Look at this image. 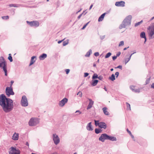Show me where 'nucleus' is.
Wrapping results in <instances>:
<instances>
[{"instance_id":"obj_16","label":"nucleus","mask_w":154,"mask_h":154,"mask_svg":"<svg viewBox=\"0 0 154 154\" xmlns=\"http://www.w3.org/2000/svg\"><path fill=\"white\" fill-rule=\"evenodd\" d=\"M130 89L133 91L135 92H139L140 91L139 89H135V86L133 85L131 86H130Z\"/></svg>"},{"instance_id":"obj_36","label":"nucleus","mask_w":154,"mask_h":154,"mask_svg":"<svg viewBox=\"0 0 154 154\" xmlns=\"http://www.w3.org/2000/svg\"><path fill=\"white\" fill-rule=\"evenodd\" d=\"M143 21L141 20L140 22H138L135 24V27L137 26H138L141 23H142Z\"/></svg>"},{"instance_id":"obj_43","label":"nucleus","mask_w":154,"mask_h":154,"mask_svg":"<svg viewBox=\"0 0 154 154\" xmlns=\"http://www.w3.org/2000/svg\"><path fill=\"white\" fill-rule=\"evenodd\" d=\"M99 54L98 52H95L94 54V55L96 56H98L99 55Z\"/></svg>"},{"instance_id":"obj_11","label":"nucleus","mask_w":154,"mask_h":154,"mask_svg":"<svg viewBox=\"0 0 154 154\" xmlns=\"http://www.w3.org/2000/svg\"><path fill=\"white\" fill-rule=\"evenodd\" d=\"M108 137H109V135L106 134H103L100 137L99 140L102 142H103L105 140L108 139Z\"/></svg>"},{"instance_id":"obj_24","label":"nucleus","mask_w":154,"mask_h":154,"mask_svg":"<svg viewBox=\"0 0 154 154\" xmlns=\"http://www.w3.org/2000/svg\"><path fill=\"white\" fill-rule=\"evenodd\" d=\"M98 82V80H92V82L91 85L93 86H96Z\"/></svg>"},{"instance_id":"obj_58","label":"nucleus","mask_w":154,"mask_h":154,"mask_svg":"<svg viewBox=\"0 0 154 154\" xmlns=\"http://www.w3.org/2000/svg\"><path fill=\"white\" fill-rule=\"evenodd\" d=\"M96 64H95V63H94V64H93V66L94 67H95L96 66Z\"/></svg>"},{"instance_id":"obj_1","label":"nucleus","mask_w":154,"mask_h":154,"mask_svg":"<svg viewBox=\"0 0 154 154\" xmlns=\"http://www.w3.org/2000/svg\"><path fill=\"white\" fill-rule=\"evenodd\" d=\"M0 105L3 110L7 112L11 111L13 108L12 100L9 98H6L3 94L0 96Z\"/></svg>"},{"instance_id":"obj_63","label":"nucleus","mask_w":154,"mask_h":154,"mask_svg":"<svg viewBox=\"0 0 154 154\" xmlns=\"http://www.w3.org/2000/svg\"><path fill=\"white\" fill-rule=\"evenodd\" d=\"M13 83V81H11V84H12Z\"/></svg>"},{"instance_id":"obj_38","label":"nucleus","mask_w":154,"mask_h":154,"mask_svg":"<svg viewBox=\"0 0 154 154\" xmlns=\"http://www.w3.org/2000/svg\"><path fill=\"white\" fill-rule=\"evenodd\" d=\"M82 93L81 91L79 92L77 94V95H79L80 97H81L82 96Z\"/></svg>"},{"instance_id":"obj_35","label":"nucleus","mask_w":154,"mask_h":154,"mask_svg":"<svg viewBox=\"0 0 154 154\" xmlns=\"http://www.w3.org/2000/svg\"><path fill=\"white\" fill-rule=\"evenodd\" d=\"M2 18L3 20H7L9 19V16H3L2 17Z\"/></svg>"},{"instance_id":"obj_46","label":"nucleus","mask_w":154,"mask_h":154,"mask_svg":"<svg viewBox=\"0 0 154 154\" xmlns=\"http://www.w3.org/2000/svg\"><path fill=\"white\" fill-rule=\"evenodd\" d=\"M119 73L118 72H116L115 73V75L116 76V77L117 78L119 76Z\"/></svg>"},{"instance_id":"obj_13","label":"nucleus","mask_w":154,"mask_h":154,"mask_svg":"<svg viewBox=\"0 0 154 154\" xmlns=\"http://www.w3.org/2000/svg\"><path fill=\"white\" fill-rule=\"evenodd\" d=\"M125 2L123 1L116 2L115 3V5L118 7H124L125 6Z\"/></svg>"},{"instance_id":"obj_51","label":"nucleus","mask_w":154,"mask_h":154,"mask_svg":"<svg viewBox=\"0 0 154 154\" xmlns=\"http://www.w3.org/2000/svg\"><path fill=\"white\" fill-rule=\"evenodd\" d=\"M82 14H80V15H79L78 17V19H80V17H81L82 16Z\"/></svg>"},{"instance_id":"obj_62","label":"nucleus","mask_w":154,"mask_h":154,"mask_svg":"<svg viewBox=\"0 0 154 154\" xmlns=\"http://www.w3.org/2000/svg\"><path fill=\"white\" fill-rule=\"evenodd\" d=\"M51 154H57V153H54Z\"/></svg>"},{"instance_id":"obj_7","label":"nucleus","mask_w":154,"mask_h":154,"mask_svg":"<svg viewBox=\"0 0 154 154\" xmlns=\"http://www.w3.org/2000/svg\"><path fill=\"white\" fill-rule=\"evenodd\" d=\"M21 104L22 106H26L28 105L27 98L25 96H23L21 100Z\"/></svg>"},{"instance_id":"obj_31","label":"nucleus","mask_w":154,"mask_h":154,"mask_svg":"<svg viewBox=\"0 0 154 154\" xmlns=\"http://www.w3.org/2000/svg\"><path fill=\"white\" fill-rule=\"evenodd\" d=\"M8 59L11 62L13 61L12 58L11 56V54H9V56L8 57Z\"/></svg>"},{"instance_id":"obj_8","label":"nucleus","mask_w":154,"mask_h":154,"mask_svg":"<svg viewBox=\"0 0 154 154\" xmlns=\"http://www.w3.org/2000/svg\"><path fill=\"white\" fill-rule=\"evenodd\" d=\"M10 150L9 152L10 153L12 154H20V151L19 149H17L13 147H11L10 148Z\"/></svg>"},{"instance_id":"obj_5","label":"nucleus","mask_w":154,"mask_h":154,"mask_svg":"<svg viewBox=\"0 0 154 154\" xmlns=\"http://www.w3.org/2000/svg\"><path fill=\"white\" fill-rule=\"evenodd\" d=\"M39 122L38 119L34 118H32L29 122V124L30 126L35 125L38 123Z\"/></svg>"},{"instance_id":"obj_22","label":"nucleus","mask_w":154,"mask_h":154,"mask_svg":"<svg viewBox=\"0 0 154 154\" xmlns=\"http://www.w3.org/2000/svg\"><path fill=\"white\" fill-rule=\"evenodd\" d=\"M106 14V13H104L100 16L98 19V21H101L103 20Z\"/></svg>"},{"instance_id":"obj_34","label":"nucleus","mask_w":154,"mask_h":154,"mask_svg":"<svg viewBox=\"0 0 154 154\" xmlns=\"http://www.w3.org/2000/svg\"><path fill=\"white\" fill-rule=\"evenodd\" d=\"M98 75L96 74H94L92 76V79H94L96 78H98Z\"/></svg>"},{"instance_id":"obj_41","label":"nucleus","mask_w":154,"mask_h":154,"mask_svg":"<svg viewBox=\"0 0 154 154\" xmlns=\"http://www.w3.org/2000/svg\"><path fill=\"white\" fill-rule=\"evenodd\" d=\"M9 6L10 7H17V6H16L15 5L13 4H11L9 5Z\"/></svg>"},{"instance_id":"obj_33","label":"nucleus","mask_w":154,"mask_h":154,"mask_svg":"<svg viewBox=\"0 0 154 154\" xmlns=\"http://www.w3.org/2000/svg\"><path fill=\"white\" fill-rule=\"evenodd\" d=\"M111 55V53L110 52H109L106 54V55L105 56V58H106L109 57Z\"/></svg>"},{"instance_id":"obj_50","label":"nucleus","mask_w":154,"mask_h":154,"mask_svg":"<svg viewBox=\"0 0 154 154\" xmlns=\"http://www.w3.org/2000/svg\"><path fill=\"white\" fill-rule=\"evenodd\" d=\"M116 68H120V69H122V66H118L117 67H116Z\"/></svg>"},{"instance_id":"obj_54","label":"nucleus","mask_w":154,"mask_h":154,"mask_svg":"<svg viewBox=\"0 0 154 154\" xmlns=\"http://www.w3.org/2000/svg\"><path fill=\"white\" fill-rule=\"evenodd\" d=\"M93 6V4L91 5V6H90V8H89V10H90L91 9V8Z\"/></svg>"},{"instance_id":"obj_48","label":"nucleus","mask_w":154,"mask_h":154,"mask_svg":"<svg viewBox=\"0 0 154 154\" xmlns=\"http://www.w3.org/2000/svg\"><path fill=\"white\" fill-rule=\"evenodd\" d=\"M67 44H68V43L67 42H63V45L64 46H65Z\"/></svg>"},{"instance_id":"obj_28","label":"nucleus","mask_w":154,"mask_h":154,"mask_svg":"<svg viewBox=\"0 0 154 154\" xmlns=\"http://www.w3.org/2000/svg\"><path fill=\"white\" fill-rule=\"evenodd\" d=\"M126 106H127V110H131V106L128 103H126Z\"/></svg>"},{"instance_id":"obj_23","label":"nucleus","mask_w":154,"mask_h":154,"mask_svg":"<svg viewBox=\"0 0 154 154\" xmlns=\"http://www.w3.org/2000/svg\"><path fill=\"white\" fill-rule=\"evenodd\" d=\"M47 57V54H43L41 55L39 57V59L40 60H43L45 58Z\"/></svg>"},{"instance_id":"obj_44","label":"nucleus","mask_w":154,"mask_h":154,"mask_svg":"<svg viewBox=\"0 0 154 154\" xmlns=\"http://www.w3.org/2000/svg\"><path fill=\"white\" fill-rule=\"evenodd\" d=\"M98 78L101 80L103 79V77L102 76H100L98 77Z\"/></svg>"},{"instance_id":"obj_10","label":"nucleus","mask_w":154,"mask_h":154,"mask_svg":"<svg viewBox=\"0 0 154 154\" xmlns=\"http://www.w3.org/2000/svg\"><path fill=\"white\" fill-rule=\"evenodd\" d=\"M53 139L54 143L57 145L60 142V139L57 135L56 134H54L53 136Z\"/></svg>"},{"instance_id":"obj_56","label":"nucleus","mask_w":154,"mask_h":154,"mask_svg":"<svg viewBox=\"0 0 154 154\" xmlns=\"http://www.w3.org/2000/svg\"><path fill=\"white\" fill-rule=\"evenodd\" d=\"M63 41V40H61V41H59L58 42V43H59V44H60V43L61 42Z\"/></svg>"},{"instance_id":"obj_52","label":"nucleus","mask_w":154,"mask_h":154,"mask_svg":"<svg viewBox=\"0 0 154 154\" xmlns=\"http://www.w3.org/2000/svg\"><path fill=\"white\" fill-rule=\"evenodd\" d=\"M151 88L154 89V83H153L151 85Z\"/></svg>"},{"instance_id":"obj_42","label":"nucleus","mask_w":154,"mask_h":154,"mask_svg":"<svg viewBox=\"0 0 154 154\" xmlns=\"http://www.w3.org/2000/svg\"><path fill=\"white\" fill-rule=\"evenodd\" d=\"M70 71V70L68 69H66L65 70V71L66 72V74H68V73Z\"/></svg>"},{"instance_id":"obj_30","label":"nucleus","mask_w":154,"mask_h":154,"mask_svg":"<svg viewBox=\"0 0 154 154\" xmlns=\"http://www.w3.org/2000/svg\"><path fill=\"white\" fill-rule=\"evenodd\" d=\"M126 130H127V132L129 133V135L132 138H134V136L132 134L131 132V131H130L127 128Z\"/></svg>"},{"instance_id":"obj_12","label":"nucleus","mask_w":154,"mask_h":154,"mask_svg":"<svg viewBox=\"0 0 154 154\" xmlns=\"http://www.w3.org/2000/svg\"><path fill=\"white\" fill-rule=\"evenodd\" d=\"M68 99L66 98H64L59 103V105L61 106H63L65 105V103L67 102Z\"/></svg>"},{"instance_id":"obj_61","label":"nucleus","mask_w":154,"mask_h":154,"mask_svg":"<svg viewBox=\"0 0 154 154\" xmlns=\"http://www.w3.org/2000/svg\"><path fill=\"white\" fill-rule=\"evenodd\" d=\"M110 70L111 71H113V68H112V69H111Z\"/></svg>"},{"instance_id":"obj_45","label":"nucleus","mask_w":154,"mask_h":154,"mask_svg":"<svg viewBox=\"0 0 154 154\" xmlns=\"http://www.w3.org/2000/svg\"><path fill=\"white\" fill-rule=\"evenodd\" d=\"M89 74L88 73H84V77H86L88 76Z\"/></svg>"},{"instance_id":"obj_64","label":"nucleus","mask_w":154,"mask_h":154,"mask_svg":"<svg viewBox=\"0 0 154 154\" xmlns=\"http://www.w3.org/2000/svg\"><path fill=\"white\" fill-rule=\"evenodd\" d=\"M31 154H36L33 153H32Z\"/></svg>"},{"instance_id":"obj_60","label":"nucleus","mask_w":154,"mask_h":154,"mask_svg":"<svg viewBox=\"0 0 154 154\" xmlns=\"http://www.w3.org/2000/svg\"><path fill=\"white\" fill-rule=\"evenodd\" d=\"M104 89L106 91H107V90H106V87H105L104 88Z\"/></svg>"},{"instance_id":"obj_47","label":"nucleus","mask_w":154,"mask_h":154,"mask_svg":"<svg viewBox=\"0 0 154 154\" xmlns=\"http://www.w3.org/2000/svg\"><path fill=\"white\" fill-rule=\"evenodd\" d=\"M117 56H113L112 57V59H113V60H115L117 58Z\"/></svg>"},{"instance_id":"obj_39","label":"nucleus","mask_w":154,"mask_h":154,"mask_svg":"<svg viewBox=\"0 0 154 154\" xmlns=\"http://www.w3.org/2000/svg\"><path fill=\"white\" fill-rule=\"evenodd\" d=\"M124 45V42L123 41H122L120 42V43L119 44V46H123Z\"/></svg>"},{"instance_id":"obj_32","label":"nucleus","mask_w":154,"mask_h":154,"mask_svg":"<svg viewBox=\"0 0 154 154\" xmlns=\"http://www.w3.org/2000/svg\"><path fill=\"white\" fill-rule=\"evenodd\" d=\"M134 53L132 54L128 59H126L125 60V64H126L130 60L131 56Z\"/></svg>"},{"instance_id":"obj_20","label":"nucleus","mask_w":154,"mask_h":154,"mask_svg":"<svg viewBox=\"0 0 154 154\" xmlns=\"http://www.w3.org/2000/svg\"><path fill=\"white\" fill-rule=\"evenodd\" d=\"M140 36L141 38H145L144 43H145L146 42V37L145 33V32H141L140 35Z\"/></svg>"},{"instance_id":"obj_37","label":"nucleus","mask_w":154,"mask_h":154,"mask_svg":"<svg viewBox=\"0 0 154 154\" xmlns=\"http://www.w3.org/2000/svg\"><path fill=\"white\" fill-rule=\"evenodd\" d=\"M94 122H95V125L96 126H98L99 124L100 123L99 122V121L94 120Z\"/></svg>"},{"instance_id":"obj_19","label":"nucleus","mask_w":154,"mask_h":154,"mask_svg":"<svg viewBox=\"0 0 154 154\" xmlns=\"http://www.w3.org/2000/svg\"><path fill=\"white\" fill-rule=\"evenodd\" d=\"M36 57L35 56H33L31 57L30 62L29 65V66H31L34 63L35 61V60H34V59Z\"/></svg>"},{"instance_id":"obj_9","label":"nucleus","mask_w":154,"mask_h":154,"mask_svg":"<svg viewBox=\"0 0 154 154\" xmlns=\"http://www.w3.org/2000/svg\"><path fill=\"white\" fill-rule=\"evenodd\" d=\"M27 22L31 26L38 27L39 25V23L38 22L36 21L31 22L27 21Z\"/></svg>"},{"instance_id":"obj_27","label":"nucleus","mask_w":154,"mask_h":154,"mask_svg":"<svg viewBox=\"0 0 154 154\" xmlns=\"http://www.w3.org/2000/svg\"><path fill=\"white\" fill-rule=\"evenodd\" d=\"M92 53V51L91 50H90L86 53L85 56L87 57H89L90 54Z\"/></svg>"},{"instance_id":"obj_53","label":"nucleus","mask_w":154,"mask_h":154,"mask_svg":"<svg viewBox=\"0 0 154 154\" xmlns=\"http://www.w3.org/2000/svg\"><path fill=\"white\" fill-rule=\"evenodd\" d=\"M76 112H79V114H81V112H80L79 110H77L75 112V113Z\"/></svg>"},{"instance_id":"obj_14","label":"nucleus","mask_w":154,"mask_h":154,"mask_svg":"<svg viewBox=\"0 0 154 154\" xmlns=\"http://www.w3.org/2000/svg\"><path fill=\"white\" fill-rule=\"evenodd\" d=\"M98 126L101 128L105 129L106 128V125L104 122H100Z\"/></svg>"},{"instance_id":"obj_40","label":"nucleus","mask_w":154,"mask_h":154,"mask_svg":"<svg viewBox=\"0 0 154 154\" xmlns=\"http://www.w3.org/2000/svg\"><path fill=\"white\" fill-rule=\"evenodd\" d=\"M88 23H89V22H88L85 25H84V26H83V27L82 28V29H84L85 28L86 26H87V25L88 24Z\"/></svg>"},{"instance_id":"obj_3","label":"nucleus","mask_w":154,"mask_h":154,"mask_svg":"<svg viewBox=\"0 0 154 154\" xmlns=\"http://www.w3.org/2000/svg\"><path fill=\"white\" fill-rule=\"evenodd\" d=\"M7 63L5 60L4 58L3 57H0V68H1L2 69H3L5 73V75L6 76L7 75Z\"/></svg>"},{"instance_id":"obj_4","label":"nucleus","mask_w":154,"mask_h":154,"mask_svg":"<svg viewBox=\"0 0 154 154\" xmlns=\"http://www.w3.org/2000/svg\"><path fill=\"white\" fill-rule=\"evenodd\" d=\"M148 33L149 39L154 38V23L153 24L152 26H150L148 29Z\"/></svg>"},{"instance_id":"obj_55","label":"nucleus","mask_w":154,"mask_h":154,"mask_svg":"<svg viewBox=\"0 0 154 154\" xmlns=\"http://www.w3.org/2000/svg\"><path fill=\"white\" fill-rule=\"evenodd\" d=\"M26 145H27L28 146H29V143H28L27 142L26 143Z\"/></svg>"},{"instance_id":"obj_25","label":"nucleus","mask_w":154,"mask_h":154,"mask_svg":"<svg viewBox=\"0 0 154 154\" xmlns=\"http://www.w3.org/2000/svg\"><path fill=\"white\" fill-rule=\"evenodd\" d=\"M112 141H116V139L115 137H112L111 136H109V137H108V139Z\"/></svg>"},{"instance_id":"obj_49","label":"nucleus","mask_w":154,"mask_h":154,"mask_svg":"<svg viewBox=\"0 0 154 154\" xmlns=\"http://www.w3.org/2000/svg\"><path fill=\"white\" fill-rule=\"evenodd\" d=\"M121 53L120 52H119L116 54V56L117 57H118L120 55Z\"/></svg>"},{"instance_id":"obj_59","label":"nucleus","mask_w":154,"mask_h":154,"mask_svg":"<svg viewBox=\"0 0 154 154\" xmlns=\"http://www.w3.org/2000/svg\"><path fill=\"white\" fill-rule=\"evenodd\" d=\"M154 19V16L151 18L150 20H153Z\"/></svg>"},{"instance_id":"obj_6","label":"nucleus","mask_w":154,"mask_h":154,"mask_svg":"<svg viewBox=\"0 0 154 154\" xmlns=\"http://www.w3.org/2000/svg\"><path fill=\"white\" fill-rule=\"evenodd\" d=\"M6 93L8 97H9L10 95H13L14 93L11 87H7L6 89Z\"/></svg>"},{"instance_id":"obj_18","label":"nucleus","mask_w":154,"mask_h":154,"mask_svg":"<svg viewBox=\"0 0 154 154\" xmlns=\"http://www.w3.org/2000/svg\"><path fill=\"white\" fill-rule=\"evenodd\" d=\"M91 123V122L89 123L87 126V129L88 131H92L93 129L92 128Z\"/></svg>"},{"instance_id":"obj_2","label":"nucleus","mask_w":154,"mask_h":154,"mask_svg":"<svg viewBox=\"0 0 154 154\" xmlns=\"http://www.w3.org/2000/svg\"><path fill=\"white\" fill-rule=\"evenodd\" d=\"M132 18V16L130 15L127 17L124 20L122 24L119 26V28L121 29L125 28L126 26L129 25L131 23Z\"/></svg>"},{"instance_id":"obj_15","label":"nucleus","mask_w":154,"mask_h":154,"mask_svg":"<svg viewBox=\"0 0 154 154\" xmlns=\"http://www.w3.org/2000/svg\"><path fill=\"white\" fill-rule=\"evenodd\" d=\"M89 103L87 109H88L91 108L93 105L94 103V102L91 99H89Z\"/></svg>"},{"instance_id":"obj_29","label":"nucleus","mask_w":154,"mask_h":154,"mask_svg":"<svg viewBox=\"0 0 154 154\" xmlns=\"http://www.w3.org/2000/svg\"><path fill=\"white\" fill-rule=\"evenodd\" d=\"M95 131L96 134H98L101 132V130L100 129L96 128Z\"/></svg>"},{"instance_id":"obj_57","label":"nucleus","mask_w":154,"mask_h":154,"mask_svg":"<svg viewBox=\"0 0 154 154\" xmlns=\"http://www.w3.org/2000/svg\"><path fill=\"white\" fill-rule=\"evenodd\" d=\"M129 47H128L127 48H125L124 49V50H126L127 49V48H128Z\"/></svg>"},{"instance_id":"obj_17","label":"nucleus","mask_w":154,"mask_h":154,"mask_svg":"<svg viewBox=\"0 0 154 154\" xmlns=\"http://www.w3.org/2000/svg\"><path fill=\"white\" fill-rule=\"evenodd\" d=\"M19 138V134L18 133H15L13 136L12 139L13 140H18Z\"/></svg>"},{"instance_id":"obj_21","label":"nucleus","mask_w":154,"mask_h":154,"mask_svg":"<svg viewBox=\"0 0 154 154\" xmlns=\"http://www.w3.org/2000/svg\"><path fill=\"white\" fill-rule=\"evenodd\" d=\"M103 111L104 114L106 115H109V113L107 110V108L106 107H104L102 109Z\"/></svg>"},{"instance_id":"obj_26","label":"nucleus","mask_w":154,"mask_h":154,"mask_svg":"<svg viewBox=\"0 0 154 154\" xmlns=\"http://www.w3.org/2000/svg\"><path fill=\"white\" fill-rule=\"evenodd\" d=\"M109 79L113 81L115 79V77L113 74H112L110 77H109Z\"/></svg>"}]
</instances>
